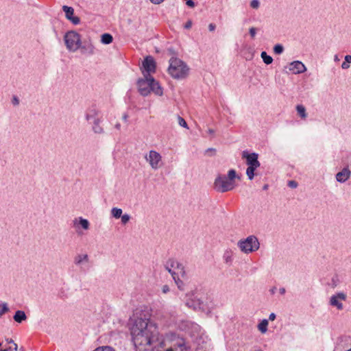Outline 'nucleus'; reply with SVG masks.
Masks as SVG:
<instances>
[{"label":"nucleus","instance_id":"a878e982","mask_svg":"<svg viewBox=\"0 0 351 351\" xmlns=\"http://www.w3.org/2000/svg\"><path fill=\"white\" fill-rule=\"evenodd\" d=\"M268 320L263 319L258 325V329L261 333H265L267 331Z\"/></svg>","mask_w":351,"mask_h":351},{"label":"nucleus","instance_id":"9d476101","mask_svg":"<svg viewBox=\"0 0 351 351\" xmlns=\"http://www.w3.org/2000/svg\"><path fill=\"white\" fill-rule=\"evenodd\" d=\"M62 10L65 13L66 18L72 22L74 25H78L80 23V19L77 16H74V9L72 7L63 5Z\"/></svg>","mask_w":351,"mask_h":351},{"label":"nucleus","instance_id":"2f4dec72","mask_svg":"<svg viewBox=\"0 0 351 351\" xmlns=\"http://www.w3.org/2000/svg\"><path fill=\"white\" fill-rule=\"evenodd\" d=\"M274 51L276 54H281L284 51V47L281 44H277L274 47Z\"/></svg>","mask_w":351,"mask_h":351},{"label":"nucleus","instance_id":"4d7b16f0","mask_svg":"<svg viewBox=\"0 0 351 351\" xmlns=\"http://www.w3.org/2000/svg\"><path fill=\"white\" fill-rule=\"evenodd\" d=\"M208 133L209 134H213L215 133V130H213V129H208Z\"/></svg>","mask_w":351,"mask_h":351},{"label":"nucleus","instance_id":"c9c22d12","mask_svg":"<svg viewBox=\"0 0 351 351\" xmlns=\"http://www.w3.org/2000/svg\"><path fill=\"white\" fill-rule=\"evenodd\" d=\"M165 351H188L186 346L183 344H180L176 348H168Z\"/></svg>","mask_w":351,"mask_h":351},{"label":"nucleus","instance_id":"58836bf2","mask_svg":"<svg viewBox=\"0 0 351 351\" xmlns=\"http://www.w3.org/2000/svg\"><path fill=\"white\" fill-rule=\"evenodd\" d=\"M9 310L8 305L6 303H3L1 306H0V315H3Z\"/></svg>","mask_w":351,"mask_h":351},{"label":"nucleus","instance_id":"412c9836","mask_svg":"<svg viewBox=\"0 0 351 351\" xmlns=\"http://www.w3.org/2000/svg\"><path fill=\"white\" fill-rule=\"evenodd\" d=\"M13 318L15 322L21 323L23 321L27 319V316L24 311L19 310L16 311Z\"/></svg>","mask_w":351,"mask_h":351},{"label":"nucleus","instance_id":"aec40b11","mask_svg":"<svg viewBox=\"0 0 351 351\" xmlns=\"http://www.w3.org/2000/svg\"><path fill=\"white\" fill-rule=\"evenodd\" d=\"M152 92L156 95L161 96L163 94L162 88L159 85L158 82L154 79L153 83H152Z\"/></svg>","mask_w":351,"mask_h":351},{"label":"nucleus","instance_id":"5701e85b","mask_svg":"<svg viewBox=\"0 0 351 351\" xmlns=\"http://www.w3.org/2000/svg\"><path fill=\"white\" fill-rule=\"evenodd\" d=\"M176 285L178 287V289L180 291H184L185 289V283L180 278L178 274L173 278Z\"/></svg>","mask_w":351,"mask_h":351},{"label":"nucleus","instance_id":"9b49d317","mask_svg":"<svg viewBox=\"0 0 351 351\" xmlns=\"http://www.w3.org/2000/svg\"><path fill=\"white\" fill-rule=\"evenodd\" d=\"M289 69L294 74H299L304 73L306 69L302 62L297 60L290 63Z\"/></svg>","mask_w":351,"mask_h":351},{"label":"nucleus","instance_id":"09e8293b","mask_svg":"<svg viewBox=\"0 0 351 351\" xmlns=\"http://www.w3.org/2000/svg\"><path fill=\"white\" fill-rule=\"evenodd\" d=\"M341 67L343 69H347L350 67L349 63L346 62V61L343 62L341 64Z\"/></svg>","mask_w":351,"mask_h":351},{"label":"nucleus","instance_id":"423d86ee","mask_svg":"<svg viewBox=\"0 0 351 351\" xmlns=\"http://www.w3.org/2000/svg\"><path fill=\"white\" fill-rule=\"evenodd\" d=\"M64 40L69 51L75 52L80 49L82 42L81 36L77 32H67L64 36Z\"/></svg>","mask_w":351,"mask_h":351},{"label":"nucleus","instance_id":"7c9ffc66","mask_svg":"<svg viewBox=\"0 0 351 351\" xmlns=\"http://www.w3.org/2000/svg\"><path fill=\"white\" fill-rule=\"evenodd\" d=\"M178 270V273L180 274V276L185 279L187 278V274H186V269H185V267L184 266V265L181 263L178 267V268L177 269Z\"/></svg>","mask_w":351,"mask_h":351},{"label":"nucleus","instance_id":"2eb2a0df","mask_svg":"<svg viewBox=\"0 0 351 351\" xmlns=\"http://www.w3.org/2000/svg\"><path fill=\"white\" fill-rule=\"evenodd\" d=\"M350 171L348 169H343L341 171L337 173L336 179L337 182L343 183L350 178Z\"/></svg>","mask_w":351,"mask_h":351},{"label":"nucleus","instance_id":"c03bdc74","mask_svg":"<svg viewBox=\"0 0 351 351\" xmlns=\"http://www.w3.org/2000/svg\"><path fill=\"white\" fill-rule=\"evenodd\" d=\"M170 291L169 287L167 285H165L162 287V291L163 293H167Z\"/></svg>","mask_w":351,"mask_h":351},{"label":"nucleus","instance_id":"c85d7f7f","mask_svg":"<svg viewBox=\"0 0 351 351\" xmlns=\"http://www.w3.org/2000/svg\"><path fill=\"white\" fill-rule=\"evenodd\" d=\"M122 213L123 210L121 208L114 207L111 209V215L115 219L120 218L122 215Z\"/></svg>","mask_w":351,"mask_h":351},{"label":"nucleus","instance_id":"5fc2aeb1","mask_svg":"<svg viewBox=\"0 0 351 351\" xmlns=\"http://www.w3.org/2000/svg\"><path fill=\"white\" fill-rule=\"evenodd\" d=\"M128 116L127 114H124L122 117V119L124 121H128Z\"/></svg>","mask_w":351,"mask_h":351},{"label":"nucleus","instance_id":"4be33fe9","mask_svg":"<svg viewBox=\"0 0 351 351\" xmlns=\"http://www.w3.org/2000/svg\"><path fill=\"white\" fill-rule=\"evenodd\" d=\"M99 123L100 119H95V121H93V130L95 134H103L104 132L103 128L100 126Z\"/></svg>","mask_w":351,"mask_h":351},{"label":"nucleus","instance_id":"37998d69","mask_svg":"<svg viewBox=\"0 0 351 351\" xmlns=\"http://www.w3.org/2000/svg\"><path fill=\"white\" fill-rule=\"evenodd\" d=\"M256 28L255 27H250L249 29V33L252 38H254L256 36Z\"/></svg>","mask_w":351,"mask_h":351},{"label":"nucleus","instance_id":"c756f323","mask_svg":"<svg viewBox=\"0 0 351 351\" xmlns=\"http://www.w3.org/2000/svg\"><path fill=\"white\" fill-rule=\"evenodd\" d=\"M167 262L169 266L176 269L178 268L180 264L181 263L180 262L174 258H169V260H167Z\"/></svg>","mask_w":351,"mask_h":351},{"label":"nucleus","instance_id":"72a5a7b5","mask_svg":"<svg viewBox=\"0 0 351 351\" xmlns=\"http://www.w3.org/2000/svg\"><path fill=\"white\" fill-rule=\"evenodd\" d=\"M177 119H178V123L180 126H182L184 128L189 129L187 123L182 117H180V115H178Z\"/></svg>","mask_w":351,"mask_h":351},{"label":"nucleus","instance_id":"8fccbe9b","mask_svg":"<svg viewBox=\"0 0 351 351\" xmlns=\"http://www.w3.org/2000/svg\"><path fill=\"white\" fill-rule=\"evenodd\" d=\"M276 314L274 313H270L269 316V319L270 321H274L275 319H276Z\"/></svg>","mask_w":351,"mask_h":351},{"label":"nucleus","instance_id":"bf43d9fd","mask_svg":"<svg viewBox=\"0 0 351 351\" xmlns=\"http://www.w3.org/2000/svg\"><path fill=\"white\" fill-rule=\"evenodd\" d=\"M268 189V185L267 184H265L263 187V190H267Z\"/></svg>","mask_w":351,"mask_h":351},{"label":"nucleus","instance_id":"0eeeda50","mask_svg":"<svg viewBox=\"0 0 351 351\" xmlns=\"http://www.w3.org/2000/svg\"><path fill=\"white\" fill-rule=\"evenodd\" d=\"M153 82L154 77L151 74H144L143 78L138 80V90L142 96H147L152 92V83H153Z\"/></svg>","mask_w":351,"mask_h":351},{"label":"nucleus","instance_id":"ea45409f","mask_svg":"<svg viewBox=\"0 0 351 351\" xmlns=\"http://www.w3.org/2000/svg\"><path fill=\"white\" fill-rule=\"evenodd\" d=\"M215 154L216 149L215 148H208L207 149L205 150V154L209 156H213L215 155Z\"/></svg>","mask_w":351,"mask_h":351},{"label":"nucleus","instance_id":"bb28decb","mask_svg":"<svg viewBox=\"0 0 351 351\" xmlns=\"http://www.w3.org/2000/svg\"><path fill=\"white\" fill-rule=\"evenodd\" d=\"M296 110L302 119H306L307 117L306 108L303 105H298L296 106Z\"/></svg>","mask_w":351,"mask_h":351},{"label":"nucleus","instance_id":"6e6552de","mask_svg":"<svg viewBox=\"0 0 351 351\" xmlns=\"http://www.w3.org/2000/svg\"><path fill=\"white\" fill-rule=\"evenodd\" d=\"M147 161L149 162L150 166L154 169H157L159 167V162L161 160V156L156 151L151 150L149 155L145 156Z\"/></svg>","mask_w":351,"mask_h":351},{"label":"nucleus","instance_id":"13d9d810","mask_svg":"<svg viewBox=\"0 0 351 351\" xmlns=\"http://www.w3.org/2000/svg\"><path fill=\"white\" fill-rule=\"evenodd\" d=\"M115 128L117 129V130H120L121 129V124L120 123H117L115 125Z\"/></svg>","mask_w":351,"mask_h":351},{"label":"nucleus","instance_id":"4c0bfd02","mask_svg":"<svg viewBox=\"0 0 351 351\" xmlns=\"http://www.w3.org/2000/svg\"><path fill=\"white\" fill-rule=\"evenodd\" d=\"M121 218V223L125 225L130 221L131 217L130 215L125 213L124 215H122Z\"/></svg>","mask_w":351,"mask_h":351},{"label":"nucleus","instance_id":"39448f33","mask_svg":"<svg viewBox=\"0 0 351 351\" xmlns=\"http://www.w3.org/2000/svg\"><path fill=\"white\" fill-rule=\"evenodd\" d=\"M237 246L242 252L250 254L259 249L260 243L256 236L250 235L245 239L239 241Z\"/></svg>","mask_w":351,"mask_h":351},{"label":"nucleus","instance_id":"de8ad7c7","mask_svg":"<svg viewBox=\"0 0 351 351\" xmlns=\"http://www.w3.org/2000/svg\"><path fill=\"white\" fill-rule=\"evenodd\" d=\"M216 28V25L214 23H210L208 25V29L210 32H213Z\"/></svg>","mask_w":351,"mask_h":351},{"label":"nucleus","instance_id":"680f3d73","mask_svg":"<svg viewBox=\"0 0 351 351\" xmlns=\"http://www.w3.org/2000/svg\"><path fill=\"white\" fill-rule=\"evenodd\" d=\"M335 60H338L337 56H335Z\"/></svg>","mask_w":351,"mask_h":351},{"label":"nucleus","instance_id":"052dcab7","mask_svg":"<svg viewBox=\"0 0 351 351\" xmlns=\"http://www.w3.org/2000/svg\"><path fill=\"white\" fill-rule=\"evenodd\" d=\"M192 295H193V293H189L186 294V297H189V298L192 296Z\"/></svg>","mask_w":351,"mask_h":351},{"label":"nucleus","instance_id":"49530a36","mask_svg":"<svg viewBox=\"0 0 351 351\" xmlns=\"http://www.w3.org/2000/svg\"><path fill=\"white\" fill-rule=\"evenodd\" d=\"M192 26V21L191 20H189L184 25L185 29H190Z\"/></svg>","mask_w":351,"mask_h":351},{"label":"nucleus","instance_id":"e433bc0d","mask_svg":"<svg viewBox=\"0 0 351 351\" xmlns=\"http://www.w3.org/2000/svg\"><path fill=\"white\" fill-rule=\"evenodd\" d=\"M93 351H115L114 349H113L112 347L110 346H101L97 348Z\"/></svg>","mask_w":351,"mask_h":351},{"label":"nucleus","instance_id":"79ce46f5","mask_svg":"<svg viewBox=\"0 0 351 351\" xmlns=\"http://www.w3.org/2000/svg\"><path fill=\"white\" fill-rule=\"evenodd\" d=\"M290 188L295 189L298 186V182L295 180H289L287 184Z\"/></svg>","mask_w":351,"mask_h":351},{"label":"nucleus","instance_id":"603ef678","mask_svg":"<svg viewBox=\"0 0 351 351\" xmlns=\"http://www.w3.org/2000/svg\"><path fill=\"white\" fill-rule=\"evenodd\" d=\"M152 3L154 4H159L162 2L164 0H150Z\"/></svg>","mask_w":351,"mask_h":351},{"label":"nucleus","instance_id":"6e6d98bb","mask_svg":"<svg viewBox=\"0 0 351 351\" xmlns=\"http://www.w3.org/2000/svg\"><path fill=\"white\" fill-rule=\"evenodd\" d=\"M276 287H272V288L270 289V291H270V293H271V294H274V293H275V292H276Z\"/></svg>","mask_w":351,"mask_h":351},{"label":"nucleus","instance_id":"f8f14e48","mask_svg":"<svg viewBox=\"0 0 351 351\" xmlns=\"http://www.w3.org/2000/svg\"><path fill=\"white\" fill-rule=\"evenodd\" d=\"M346 296L343 293H339L337 295H333L330 300V304L331 306H336L337 309H343V304L339 301V299L345 300Z\"/></svg>","mask_w":351,"mask_h":351},{"label":"nucleus","instance_id":"e2e57ef3","mask_svg":"<svg viewBox=\"0 0 351 351\" xmlns=\"http://www.w3.org/2000/svg\"><path fill=\"white\" fill-rule=\"evenodd\" d=\"M255 351H263L261 349H257Z\"/></svg>","mask_w":351,"mask_h":351},{"label":"nucleus","instance_id":"ddd939ff","mask_svg":"<svg viewBox=\"0 0 351 351\" xmlns=\"http://www.w3.org/2000/svg\"><path fill=\"white\" fill-rule=\"evenodd\" d=\"M73 263L75 265L80 267L89 263V256L87 254H79L74 257Z\"/></svg>","mask_w":351,"mask_h":351},{"label":"nucleus","instance_id":"0e129e2a","mask_svg":"<svg viewBox=\"0 0 351 351\" xmlns=\"http://www.w3.org/2000/svg\"><path fill=\"white\" fill-rule=\"evenodd\" d=\"M1 346H2V343H1V342H0V347H1Z\"/></svg>","mask_w":351,"mask_h":351},{"label":"nucleus","instance_id":"4468645a","mask_svg":"<svg viewBox=\"0 0 351 351\" xmlns=\"http://www.w3.org/2000/svg\"><path fill=\"white\" fill-rule=\"evenodd\" d=\"M80 49L82 54L91 56L95 53V47L90 43H84V45L81 43Z\"/></svg>","mask_w":351,"mask_h":351},{"label":"nucleus","instance_id":"a18cd8bd","mask_svg":"<svg viewBox=\"0 0 351 351\" xmlns=\"http://www.w3.org/2000/svg\"><path fill=\"white\" fill-rule=\"evenodd\" d=\"M12 102L13 105L17 106L19 104V99L17 98V97L14 96Z\"/></svg>","mask_w":351,"mask_h":351},{"label":"nucleus","instance_id":"7ed1b4c3","mask_svg":"<svg viewBox=\"0 0 351 351\" xmlns=\"http://www.w3.org/2000/svg\"><path fill=\"white\" fill-rule=\"evenodd\" d=\"M188 71L189 67L180 59L173 57L169 60L168 73L173 78L183 79L187 76Z\"/></svg>","mask_w":351,"mask_h":351},{"label":"nucleus","instance_id":"f704fd0d","mask_svg":"<svg viewBox=\"0 0 351 351\" xmlns=\"http://www.w3.org/2000/svg\"><path fill=\"white\" fill-rule=\"evenodd\" d=\"M339 282V278L337 275H335L332 278L331 282L329 283V286H330L332 288H335L338 285Z\"/></svg>","mask_w":351,"mask_h":351},{"label":"nucleus","instance_id":"20e7f679","mask_svg":"<svg viewBox=\"0 0 351 351\" xmlns=\"http://www.w3.org/2000/svg\"><path fill=\"white\" fill-rule=\"evenodd\" d=\"M242 158L246 159V164L248 167L246 169V175L250 180H252L254 177L255 170L260 167L261 163L258 161V154L253 152L248 153L247 151L242 152Z\"/></svg>","mask_w":351,"mask_h":351},{"label":"nucleus","instance_id":"1a4fd4ad","mask_svg":"<svg viewBox=\"0 0 351 351\" xmlns=\"http://www.w3.org/2000/svg\"><path fill=\"white\" fill-rule=\"evenodd\" d=\"M143 67L145 70L143 71V75L154 73L156 71V62L154 58L150 56H147L143 62Z\"/></svg>","mask_w":351,"mask_h":351},{"label":"nucleus","instance_id":"cd10ccee","mask_svg":"<svg viewBox=\"0 0 351 351\" xmlns=\"http://www.w3.org/2000/svg\"><path fill=\"white\" fill-rule=\"evenodd\" d=\"M261 57L266 64H270L273 62L272 57L267 55V53L265 51L261 52Z\"/></svg>","mask_w":351,"mask_h":351},{"label":"nucleus","instance_id":"a211bd4d","mask_svg":"<svg viewBox=\"0 0 351 351\" xmlns=\"http://www.w3.org/2000/svg\"><path fill=\"white\" fill-rule=\"evenodd\" d=\"M73 222H74V226L75 227H77L78 226H81V227L84 230H88L89 228V226H90L89 221L87 219H84L82 217H79L78 219H75L73 221Z\"/></svg>","mask_w":351,"mask_h":351},{"label":"nucleus","instance_id":"473e14b6","mask_svg":"<svg viewBox=\"0 0 351 351\" xmlns=\"http://www.w3.org/2000/svg\"><path fill=\"white\" fill-rule=\"evenodd\" d=\"M165 268L171 274L172 278H174L175 276H176L178 274V273H176L175 271L173 270V268H171L170 266L168 265L167 261L165 264Z\"/></svg>","mask_w":351,"mask_h":351},{"label":"nucleus","instance_id":"f3484780","mask_svg":"<svg viewBox=\"0 0 351 351\" xmlns=\"http://www.w3.org/2000/svg\"><path fill=\"white\" fill-rule=\"evenodd\" d=\"M97 114L98 111L95 108H89L86 112V120L88 121L93 120L94 121L95 119H98L97 117Z\"/></svg>","mask_w":351,"mask_h":351},{"label":"nucleus","instance_id":"b1692460","mask_svg":"<svg viewBox=\"0 0 351 351\" xmlns=\"http://www.w3.org/2000/svg\"><path fill=\"white\" fill-rule=\"evenodd\" d=\"M5 341L8 343H12L14 345V348H13L14 351H24L23 348H20V350H18L17 344L15 343L14 341L12 339L7 338V339H5ZM11 350H12V347H9L7 349L1 350V351H11Z\"/></svg>","mask_w":351,"mask_h":351},{"label":"nucleus","instance_id":"dca6fc26","mask_svg":"<svg viewBox=\"0 0 351 351\" xmlns=\"http://www.w3.org/2000/svg\"><path fill=\"white\" fill-rule=\"evenodd\" d=\"M186 305L194 310L200 309L202 308V302L199 299H190L186 300Z\"/></svg>","mask_w":351,"mask_h":351},{"label":"nucleus","instance_id":"3c124183","mask_svg":"<svg viewBox=\"0 0 351 351\" xmlns=\"http://www.w3.org/2000/svg\"><path fill=\"white\" fill-rule=\"evenodd\" d=\"M345 61L348 63H351V56L350 55H346L345 56Z\"/></svg>","mask_w":351,"mask_h":351},{"label":"nucleus","instance_id":"f03ea898","mask_svg":"<svg viewBox=\"0 0 351 351\" xmlns=\"http://www.w3.org/2000/svg\"><path fill=\"white\" fill-rule=\"evenodd\" d=\"M236 178L237 173L234 169L229 170L227 176L219 174L214 181V189L219 193H226L233 190L236 186L234 181Z\"/></svg>","mask_w":351,"mask_h":351},{"label":"nucleus","instance_id":"a19ab883","mask_svg":"<svg viewBox=\"0 0 351 351\" xmlns=\"http://www.w3.org/2000/svg\"><path fill=\"white\" fill-rule=\"evenodd\" d=\"M250 6L251 8L254 9H258L260 6V1L259 0H252L250 2Z\"/></svg>","mask_w":351,"mask_h":351},{"label":"nucleus","instance_id":"f257e3e1","mask_svg":"<svg viewBox=\"0 0 351 351\" xmlns=\"http://www.w3.org/2000/svg\"><path fill=\"white\" fill-rule=\"evenodd\" d=\"M130 330L136 347L152 346L158 340L157 327L148 319H135Z\"/></svg>","mask_w":351,"mask_h":351},{"label":"nucleus","instance_id":"6ab92c4d","mask_svg":"<svg viewBox=\"0 0 351 351\" xmlns=\"http://www.w3.org/2000/svg\"><path fill=\"white\" fill-rule=\"evenodd\" d=\"M233 252L230 250H227L223 254V259L226 265L230 266L233 261Z\"/></svg>","mask_w":351,"mask_h":351},{"label":"nucleus","instance_id":"69168bd1","mask_svg":"<svg viewBox=\"0 0 351 351\" xmlns=\"http://www.w3.org/2000/svg\"><path fill=\"white\" fill-rule=\"evenodd\" d=\"M346 351H351V348H350V349H349V350H346Z\"/></svg>","mask_w":351,"mask_h":351},{"label":"nucleus","instance_id":"864d4df0","mask_svg":"<svg viewBox=\"0 0 351 351\" xmlns=\"http://www.w3.org/2000/svg\"><path fill=\"white\" fill-rule=\"evenodd\" d=\"M279 292L281 295H284L286 292V290L284 287H281L279 289Z\"/></svg>","mask_w":351,"mask_h":351},{"label":"nucleus","instance_id":"393cba45","mask_svg":"<svg viewBox=\"0 0 351 351\" xmlns=\"http://www.w3.org/2000/svg\"><path fill=\"white\" fill-rule=\"evenodd\" d=\"M113 40L112 36L108 33H105L101 35V41L103 44L108 45L110 44Z\"/></svg>","mask_w":351,"mask_h":351}]
</instances>
